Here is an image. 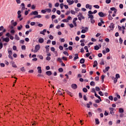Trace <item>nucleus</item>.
<instances>
[{
    "instance_id": "f257e3e1",
    "label": "nucleus",
    "mask_w": 126,
    "mask_h": 126,
    "mask_svg": "<svg viewBox=\"0 0 126 126\" xmlns=\"http://www.w3.org/2000/svg\"><path fill=\"white\" fill-rule=\"evenodd\" d=\"M40 45L37 44L36 45H35V49L33 51L34 53H37V52H38V51H39V50H40Z\"/></svg>"
},
{
    "instance_id": "f03ea898",
    "label": "nucleus",
    "mask_w": 126,
    "mask_h": 126,
    "mask_svg": "<svg viewBox=\"0 0 126 126\" xmlns=\"http://www.w3.org/2000/svg\"><path fill=\"white\" fill-rule=\"evenodd\" d=\"M82 30L81 31V33H86V32H88V27H86L85 28L82 27Z\"/></svg>"
},
{
    "instance_id": "7ed1b4c3",
    "label": "nucleus",
    "mask_w": 126,
    "mask_h": 126,
    "mask_svg": "<svg viewBox=\"0 0 126 126\" xmlns=\"http://www.w3.org/2000/svg\"><path fill=\"white\" fill-rule=\"evenodd\" d=\"M98 15L100 17H104V16H107V14H104L102 12H99L98 13Z\"/></svg>"
},
{
    "instance_id": "20e7f679",
    "label": "nucleus",
    "mask_w": 126,
    "mask_h": 126,
    "mask_svg": "<svg viewBox=\"0 0 126 126\" xmlns=\"http://www.w3.org/2000/svg\"><path fill=\"white\" fill-rule=\"evenodd\" d=\"M109 110L110 111V114L112 115V116H114L115 112H114V110H115L114 108H109Z\"/></svg>"
},
{
    "instance_id": "39448f33",
    "label": "nucleus",
    "mask_w": 126,
    "mask_h": 126,
    "mask_svg": "<svg viewBox=\"0 0 126 126\" xmlns=\"http://www.w3.org/2000/svg\"><path fill=\"white\" fill-rule=\"evenodd\" d=\"M67 2H68L69 5H71V4H73L74 1L73 0H67Z\"/></svg>"
},
{
    "instance_id": "423d86ee",
    "label": "nucleus",
    "mask_w": 126,
    "mask_h": 126,
    "mask_svg": "<svg viewBox=\"0 0 126 126\" xmlns=\"http://www.w3.org/2000/svg\"><path fill=\"white\" fill-rule=\"evenodd\" d=\"M109 27L111 29V30H114V28H115V26L114 25V23H111L110 24V26H109Z\"/></svg>"
},
{
    "instance_id": "0eeeda50",
    "label": "nucleus",
    "mask_w": 126,
    "mask_h": 126,
    "mask_svg": "<svg viewBox=\"0 0 126 126\" xmlns=\"http://www.w3.org/2000/svg\"><path fill=\"white\" fill-rule=\"evenodd\" d=\"M0 31H2L3 33H4L6 31L5 29H4L3 26L0 27Z\"/></svg>"
},
{
    "instance_id": "6e6552de",
    "label": "nucleus",
    "mask_w": 126,
    "mask_h": 126,
    "mask_svg": "<svg viewBox=\"0 0 126 126\" xmlns=\"http://www.w3.org/2000/svg\"><path fill=\"white\" fill-rule=\"evenodd\" d=\"M71 87L73 89H76L77 88V85L75 84H73L71 85Z\"/></svg>"
},
{
    "instance_id": "1a4fd4ad",
    "label": "nucleus",
    "mask_w": 126,
    "mask_h": 126,
    "mask_svg": "<svg viewBox=\"0 0 126 126\" xmlns=\"http://www.w3.org/2000/svg\"><path fill=\"white\" fill-rule=\"evenodd\" d=\"M3 41H4V42H6V43H8L9 42V38L8 37L4 38H3Z\"/></svg>"
},
{
    "instance_id": "9d476101",
    "label": "nucleus",
    "mask_w": 126,
    "mask_h": 126,
    "mask_svg": "<svg viewBox=\"0 0 126 126\" xmlns=\"http://www.w3.org/2000/svg\"><path fill=\"white\" fill-rule=\"evenodd\" d=\"M86 8H89V9L91 10V9H92V6L89 5V4H87L86 5Z\"/></svg>"
},
{
    "instance_id": "9b49d317",
    "label": "nucleus",
    "mask_w": 126,
    "mask_h": 126,
    "mask_svg": "<svg viewBox=\"0 0 126 126\" xmlns=\"http://www.w3.org/2000/svg\"><path fill=\"white\" fill-rule=\"evenodd\" d=\"M38 42L40 44H42V43H44V38H39Z\"/></svg>"
},
{
    "instance_id": "f8f14e48",
    "label": "nucleus",
    "mask_w": 126,
    "mask_h": 126,
    "mask_svg": "<svg viewBox=\"0 0 126 126\" xmlns=\"http://www.w3.org/2000/svg\"><path fill=\"white\" fill-rule=\"evenodd\" d=\"M94 96L95 97H97V98H98V99H99V101H102V99H101V97H100V96L98 95V94H97L95 93L94 94Z\"/></svg>"
},
{
    "instance_id": "ddd939ff",
    "label": "nucleus",
    "mask_w": 126,
    "mask_h": 126,
    "mask_svg": "<svg viewBox=\"0 0 126 126\" xmlns=\"http://www.w3.org/2000/svg\"><path fill=\"white\" fill-rule=\"evenodd\" d=\"M46 74H47V75H48V76H50L52 75V71H47L46 72Z\"/></svg>"
},
{
    "instance_id": "4468645a",
    "label": "nucleus",
    "mask_w": 126,
    "mask_h": 126,
    "mask_svg": "<svg viewBox=\"0 0 126 126\" xmlns=\"http://www.w3.org/2000/svg\"><path fill=\"white\" fill-rule=\"evenodd\" d=\"M88 18H90V19H94V16H93V15H91V14H88Z\"/></svg>"
},
{
    "instance_id": "2eb2a0df",
    "label": "nucleus",
    "mask_w": 126,
    "mask_h": 126,
    "mask_svg": "<svg viewBox=\"0 0 126 126\" xmlns=\"http://www.w3.org/2000/svg\"><path fill=\"white\" fill-rule=\"evenodd\" d=\"M82 16V14L81 13H79L78 15V20L81 21V16Z\"/></svg>"
},
{
    "instance_id": "dca6fc26",
    "label": "nucleus",
    "mask_w": 126,
    "mask_h": 126,
    "mask_svg": "<svg viewBox=\"0 0 126 126\" xmlns=\"http://www.w3.org/2000/svg\"><path fill=\"white\" fill-rule=\"evenodd\" d=\"M37 70L38 73H42V69H41L40 66L37 67Z\"/></svg>"
},
{
    "instance_id": "f3484780",
    "label": "nucleus",
    "mask_w": 126,
    "mask_h": 126,
    "mask_svg": "<svg viewBox=\"0 0 126 126\" xmlns=\"http://www.w3.org/2000/svg\"><path fill=\"white\" fill-rule=\"evenodd\" d=\"M18 18H20V17H21V11L20 10L18 11Z\"/></svg>"
},
{
    "instance_id": "a211bd4d",
    "label": "nucleus",
    "mask_w": 126,
    "mask_h": 126,
    "mask_svg": "<svg viewBox=\"0 0 126 126\" xmlns=\"http://www.w3.org/2000/svg\"><path fill=\"white\" fill-rule=\"evenodd\" d=\"M77 59H78V54H75V57L74 58V61H76V60H77Z\"/></svg>"
},
{
    "instance_id": "6ab92c4d",
    "label": "nucleus",
    "mask_w": 126,
    "mask_h": 126,
    "mask_svg": "<svg viewBox=\"0 0 126 126\" xmlns=\"http://www.w3.org/2000/svg\"><path fill=\"white\" fill-rule=\"evenodd\" d=\"M66 92L67 94H68V95H69L70 96H71V97H72V94L71 92L68 91H66Z\"/></svg>"
},
{
    "instance_id": "aec40b11",
    "label": "nucleus",
    "mask_w": 126,
    "mask_h": 126,
    "mask_svg": "<svg viewBox=\"0 0 126 126\" xmlns=\"http://www.w3.org/2000/svg\"><path fill=\"white\" fill-rule=\"evenodd\" d=\"M85 62V60H84V59L82 58L80 60V63H84Z\"/></svg>"
},
{
    "instance_id": "412c9836",
    "label": "nucleus",
    "mask_w": 126,
    "mask_h": 126,
    "mask_svg": "<svg viewBox=\"0 0 126 126\" xmlns=\"http://www.w3.org/2000/svg\"><path fill=\"white\" fill-rule=\"evenodd\" d=\"M15 39H16V40H17V41L20 40V38L18 37V35L17 34L15 35Z\"/></svg>"
},
{
    "instance_id": "4be33fe9",
    "label": "nucleus",
    "mask_w": 126,
    "mask_h": 126,
    "mask_svg": "<svg viewBox=\"0 0 126 126\" xmlns=\"http://www.w3.org/2000/svg\"><path fill=\"white\" fill-rule=\"evenodd\" d=\"M95 121L96 125H99V124H100V122H99V119H98L97 118L95 119Z\"/></svg>"
},
{
    "instance_id": "5701e85b",
    "label": "nucleus",
    "mask_w": 126,
    "mask_h": 126,
    "mask_svg": "<svg viewBox=\"0 0 126 126\" xmlns=\"http://www.w3.org/2000/svg\"><path fill=\"white\" fill-rule=\"evenodd\" d=\"M22 28H23V26H22V25H20V26H18L17 27L18 30H21V29H22Z\"/></svg>"
},
{
    "instance_id": "b1692460",
    "label": "nucleus",
    "mask_w": 126,
    "mask_h": 126,
    "mask_svg": "<svg viewBox=\"0 0 126 126\" xmlns=\"http://www.w3.org/2000/svg\"><path fill=\"white\" fill-rule=\"evenodd\" d=\"M100 49V47H99V46L96 45L94 46V50H95L96 51H98V50H99Z\"/></svg>"
},
{
    "instance_id": "393cba45",
    "label": "nucleus",
    "mask_w": 126,
    "mask_h": 126,
    "mask_svg": "<svg viewBox=\"0 0 126 126\" xmlns=\"http://www.w3.org/2000/svg\"><path fill=\"white\" fill-rule=\"evenodd\" d=\"M49 48H50V46H49V45H47L45 46V49L46 50V52H49Z\"/></svg>"
},
{
    "instance_id": "a878e982",
    "label": "nucleus",
    "mask_w": 126,
    "mask_h": 126,
    "mask_svg": "<svg viewBox=\"0 0 126 126\" xmlns=\"http://www.w3.org/2000/svg\"><path fill=\"white\" fill-rule=\"evenodd\" d=\"M108 19L109 20H113V17H112V16H111V14L108 15Z\"/></svg>"
},
{
    "instance_id": "bb28decb",
    "label": "nucleus",
    "mask_w": 126,
    "mask_h": 126,
    "mask_svg": "<svg viewBox=\"0 0 126 126\" xmlns=\"http://www.w3.org/2000/svg\"><path fill=\"white\" fill-rule=\"evenodd\" d=\"M42 16H41V15H37V16H35L33 17V18H41Z\"/></svg>"
},
{
    "instance_id": "cd10ccee",
    "label": "nucleus",
    "mask_w": 126,
    "mask_h": 126,
    "mask_svg": "<svg viewBox=\"0 0 126 126\" xmlns=\"http://www.w3.org/2000/svg\"><path fill=\"white\" fill-rule=\"evenodd\" d=\"M119 113H124V109L121 108H119Z\"/></svg>"
},
{
    "instance_id": "c85d7f7f",
    "label": "nucleus",
    "mask_w": 126,
    "mask_h": 126,
    "mask_svg": "<svg viewBox=\"0 0 126 126\" xmlns=\"http://www.w3.org/2000/svg\"><path fill=\"white\" fill-rule=\"evenodd\" d=\"M90 85H91V86H95V82H94V81L91 82Z\"/></svg>"
},
{
    "instance_id": "c756f323",
    "label": "nucleus",
    "mask_w": 126,
    "mask_h": 126,
    "mask_svg": "<svg viewBox=\"0 0 126 126\" xmlns=\"http://www.w3.org/2000/svg\"><path fill=\"white\" fill-rule=\"evenodd\" d=\"M45 10L46 12H48V13H50L52 11V10L51 9H45Z\"/></svg>"
},
{
    "instance_id": "7c9ffc66",
    "label": "nucleus",
    "mask_w": 126,
    "mask_h": 126,
    "mask_svg": "<svg viewBox=\"0 0 126 126\" xmlns=\"http://www.w3.org/2000/svg\"><path fill=\"white\" fill-rule=\"evenodd\" d=\"M57 62H59L60 63H63V61L62 60V59L61 58H58L57 59Z\"/></svg>"
},
{
    "instance_id": "2f4dec72",
    "label": "nucleus",
    "mask_w": 126,
    "mask_h": 126,
    "mask_svg": "<svg viewBox=\"0 0 126 126\" xmlns=\"http://www.w3.org/2000/svg\"><path fill=\"white\" fill-rule=\"evenodd\" d=\"M62 91H61V89H60L58 91V93H59L60 95H61L62 96H63V94L61 93Z\"/></svg>"
},
{
    "instance_id": "473e14b6",
    "label": "nucleus",
    "mask_w": 126,
    "mask_h": 126,
    "mask_svg": "<svg viewBox=\"0 0 126 126\" xmlns=\"http://www.w3.org/2000/svg\"><path fill=\"white\" fill-rule=\"evenodd\" d=\"M119 43L120 44H123V39H122V37L119 38Z\"/></svg>"
},
{
    "instance_id": "72a5a7b5",
    "label": "nucleus",
    "mask_w": 126,
    "mask_h": 126,
    "mask_svg": "<svg viewBox=\"0 0 126 126\" xmlns=\"http://www.w3.org/2000/svg\"><path fill=\"white\" fill-rule=\"evenodd\" d=\"M22 50H26V46L25 45H23L22 46Z\"/></svg>"
},
{
    "instance_id": "f704fd0d",
    "label": "nucleus",
    "mask_w": 126,
    "mask_h": 126,
    "mask_svg": "<svg viewBox=\"0 0 126 126\" xmlns=\"http://www.w3.org/2000/svg\"><path fill=\"white\" fill-rule=\"evenodd\" d=\"M83 92H85V93H86L87 92V89L86 88H84L83 89Z\"/></svg>"
},
{
    "instance_id": "c9c22d12",
    "label": "nucleus",
    "mask_w": 126,
    "mask_h": 126,
    "mask_svg": "<svg viewBox=\"0 0 126 126\" xmlns=\"http://www.w3.org/2000/svg\"><path fill=\"white\" fill-rule=\"evenodd\" d=\"M33 15H38V12L37 11H33Z\"/></svg>"
},
{
    "instance_id": "e433bc0d",
    "label": "nucleus",
    "mask_w": 126,
    "mask_h": 126,
    "mask_svg": "<svg viewBox=\"0 0 126 126\" xmlns=\"http://www.w3.org/2000/svg\"><path fill=\"white\" fill-rule=\"evenodd\" d=\"M63 68H60L59 69V72H63Z\"/></svg>"
},
{
    "instance_id": "4c0bfd02",
    "label": "nucleus",
    "mask_w": 126,
    "mask_h": 126,
    "mask_svg": "<svg viewBox=\"0 0 126 126\" xmlns=\"http://www.w3.org/2000/svg\"><path fill=\"white\" fill-rule=\"evenodd\" d=\"M62 60H63V61H67V58L65 57H62Z\"/></svg>"
},
{
    "instance_id": "58836bf2",
    "label": "nucleus",
    "mask_w": 126,
    "mask_h": 126,
    "mask_svg": "<svg viewBox=\"0 0 126 126\" xmlns=\"http://www.w3.org/2000/svg\"><path fill=\"white\" fill-rule=\"evenodd\" d=\"M94 7H95V8H97V9L100 8V6H99V5H94Z\"/></svg>"
},
{
    "instance_id": "ea45409f",
    "label": "nucleus",
    "mask_w": 126,
    "mask_h": 126,
    "mask_svg": "<svg viewBox=\"0 0 126 126\" xmlns=\"http://www.w3.org/2000/svg\"><path fill=\"white\" fill-rule=\"evenodd\" d=\"M104 78H105V75H102L101 76V80H102V82H104Z\"/></svg>"
},
{
    "instance_id": "a19ab883",
    "label": "nucleus",
    "mask_w": 126,
    "mask_h": 126,
    "mask_svg": "<svg viewBox=\"0 0 126 126\" xmlns=\"http://www.w3.org/2000/svg\"><path fill=\"white\" fill-rule=\"evenodd\" d=\"M88 14L91 15L95 14L94 12H92L91 11H89Z\"/></svg>"
},
{
    "instance_id": "79ce46f5",
    "label": "nucleus",
    "mask_w": 126,
    "mask_h": 126,
    "mask_svg": "<svg viewBox=\"0 0 126 126\" xmlns=\"http://www.w3.org/2000/svg\"><path fill=\"white\" fill-rule=\"evenodd\" d=\"M63 6H64V5H63V3H61L60 4V7L61 9H63Z\"/></svg>"
},
{
    "instance_id": "37998d69",
    "label": "nucleus",
    "mask_w": 126,
    "mask_h": 126,
    "mask_svg": "<svg viewBox=\"0 0 126 126\" xmlns=\"http://www.w3.org/2000/svg\"><path fill=\"white\" fill-rule=\"evenodd\" d=\"M91 23H92V24H94V23H95V20H94L93 19H92L91 20Z\"/></svg>"
},
{
    "instance_id": "c03bdc74",
    "label": "nucleus",
    "mask_w": 126,
    "mask_h": 126,
    "mask_svg": "<svg viewBox=\"0 0 126 126\" xmlns=\"http://www.w3.org/2000/svg\"><path fill=\"white\" fill-rule=\"evenodd\" d=\"M126 20V18H123L120 21V23H123V22H125Z\"/></svg>"
},
{
    "instance_id": "a18cd8bd",
    "label": "nucleus",
    "mask_w": 126,
    "mask_h": 126,
    "mask_svg": "<svg viewBox=\"0 0 126 126\" xmlns=\"http://www.w3.org/2000/svg\"><path fill=\"white\" fill-rule=\"evenodd\" d=\"M70 13H71V14L75 15V11H73V10H71L70 11Z\"/></svg>"
},
{
    "instance_id": "49530a36",
    "label": "nucleus",
    "mask_w": 126,
    "mask_h": 126,
    "mask_svg": "<svg viewBox=\"0 0 126 126\" xmlns=\"http://www.w3.org/2000/svg\"><path fill=\"white\" fill-rule=\"evenodd\" d=\"M100 64H102V65H104V64H105V63H104V60L103 59L101 60V62H100Z\"/></svg>"
},
{
    "instance_id": "de8ad7c7",
    "label": "nucleus",
    "mask_w": 126,
    "mask_h": 126,
    "mask_svg": "<svg viewBox=\"0 0 126 126\" xmlns=\"http://www.w3.org/2000/svg\"><path fill=\"white\" fill-rule=\"evenodd\" d=\"M82 73H86V69H83L82 70Z\"/></svg>"
},
{
    "instance_id": "09e8293b",
    "label": "nucleus",
    "mask_w": 126,
    "mask_h": 126,
    "mask_svg": "<svg viewBox=\"0 0 126 126\" xmlns=\"http://www.w3.org/2000/svg\"><path fill=\"white\" fill-rule=\"evenodd\" d=\"M64 55H65L66 56H67V57H68V53H67V52L66 51H64L63 52Z\"/></svg>"
},
{
    "instance_id": "8fccbe9b",
    "label": "nucleus",
    "mask_w": 126,
    "mask_h": 126,
    "mask_svg": "<svg viewBox=\"0 0 126 126\" xmlns=\"http://www.w3.org/2000/svg\"><path fill=\"white\" fill-rule=\"evenodd\" d=\"M55 5L56 7H59V6L60 5V3H59V2H57L55 3Z\"/></svg>"
},
{
    "instance_id": "3c124183",
    "label": "nucleus",
    "mask_w": 126,
    "mask_h": 126,
    "mask_svg": "<svg viewBox=\"0 0 126 126\" xmlns=\"http://www.w3.org/2000/svg\"><path fill=\"white\" fill-rule=\"evenodd\" d=\"M20 69H21V71H24H24H26V70L24 69V67H22V68H20Z\"/></svg>"
},
{
    "instance_id": "603ef678",
    "label": "nucleus",
    "mask_w": 126,
    "mask_h": 126,
    "mask_svg": "<svg viewBox=\"0 0 126 126\" xmlns=\"http://www.w3.org/2000/svg\"><path fill=\"white\" fill-rule=\"evenodd\" d=\"M98 94H99L100 96H104V94L102 93L101 91L99 92Z\"/></svg>"
},
{
    "instance_id": "864d4df0",
    "label": "nucleus",
    "mask_w": 126,
    "mask_h": 126,
    "mask_svg": "<svg viewBox=\"0 0 126 126\" xmlns=\"http://www.w3.org/2000/svg\"><path fill=\"white\" fill-rule=\"evenodd\" d=\"M117 82H118V79H117V78H115L114 79V83H117Z\"/></svg>"
},
{
    "instance_id": "5fc2aeb1",
    "label": "nucleus",
    "mask_w": 126,
    "mask_h": 126,
    "mask_svg": "<svg viewBox=\"0 0 126 126\" xmlns=\"http://www.w3.org/2000/svg\"><path fill=\"white\" fill-rule=\"evenodd\" d=\"M106 3H111V0H106L105 1Z\"/></svg>"
},
{
    "instance_id": "6e6d98bb",
    "label": "nucleus",
    "mask_w": 126,
    "mask_h": 126,
    "mask_svg": "<svg viewBox=\"0 0 126 126\" xmlns=\"http://www.w3.org/2000/svg\"><path fill=\"white\" fill-rule=\"evenodd\" d=\"M109 100H111V101H113V96H111V95H110V96H109Z\"/></svg>"
},
{
    "instance_id": "4d7b16f0",
    "label": "nucleus",
    "mask_w": 126,
    "mask_h": 126,
    "mask_svg": "<svg viewBox=\"0 0 126 126\" xmlns=\"http://www.w3.org/2000/svg\"><path fill=\"white\" fill-rule=\"evenodd\" d=\"M116 78L118 79V78H120V74H116Z\"/></svg>"
},
{
    "instance_id": "13d9d810",
    "label": "nucleus",
    "mask_w": 126,
    "mask_h": 126,
    "mask_svg": "<svg viewBox=\"0 0 126 126\" xmlns=\"http://www.w3.org/2000/svg\"><path fill=\"white\" fill-rule=\"evenodd\" d=\"M95 90H96V91H100V88H99L98 87H96Z\"/></svg>"
},
{
    "instance_id": "bf43d9fd",
    "label": "nucleus",
    "mask_w": 126,
    "mask_h": 126,
    "mask_svg": "<svg viewBox=\"0 0 126 126\" xmlns=\"http://www.w3.org/2000/svg\"><path fill=\"white\" fill-rule=\"evenodd\" d=\"M119 7H120V8H124V5H123V4H120V5H119Z\"/></svg>"
},
{
    "instance_id": "052dcab7",
    "label": "nucleus",
    "mask_w": 126,
    "mask_h": 126,
    "mask_svg": "<svg viewBox=\"0 0 126 126\" xmlns=\"http://www.w3.org/2000/svg\"><path fill=\"white\" fill-rule=\"evenodd\" d=\"M17 48L16 47V46H13V50H14V51H16Z\"/></svg>"
},
{
    "instance_id": "680f3d73",
    "label": "nucleus",
    "mask_w": 126,
    "mask_h": 126,
    "mask_svg": "<svg viewBox=\"0 0 126 126\" xmlns=\"http://www.w3.org/2000/svg\"><path fill=\"white\" fill-rule=\"evenodd\" d=\"M62 21H63V22H66V23L68 22V20H67V19H65L63 20Z\"/></svg>"
},
{
    "instance_id": "e2e57ef3",
    "label": "nucleus",
    "mask_w": 126,
    "mask_h": 126,
    "mask_svg": "<svg viewBox=\"0 0 126 126\" xmlns=\"http://www.w3.org/2000/svg\"><path fill=\"white\" fill-rule=\"evenodd\" d=\"M46 60L47 61H50V60H51V57H49V56H47V57H46Z\"/></svg>"
},
{
    "instance_id": "0e129e2a",
    "label": "nucleus",
    "mask_w": 126,
    "mask_h": 126,
    "mask_svg": "<svg viewBox=\"0 0 126 126\" xmlns=\"http://www.w3.org/2000/svg\"><path fill=\"white\" fill-rule=\"evenodd\" d=\"M60 41H61V42H62V43H63V42H64L65 40H64V38H61V39H60Z\"/></svg>"
},
{
    "instance_id": "69168bd1",
    "label": "nucleus",
    "mask_w": 126,
    "mask_h": 126,
    "mask_svg": "<svg viewBox=\"0 0 126 126\" xmlns=\"http://www.w3.org/2000/svg\"><path fill=\"white\" fill-rule=\"evenodd\" d=\"M94 79H95V80L96 81H99V77H98V76L95 77Z\"/></svg>"
},
{
    "instance_id": "338daca9",
    "label": "nucleus",
    "mask_w": 126,
    "mask_h": 126,
    "mask_svg": "<svg viewBox=\"0 0 126 126\" xmlns=\"http://www.w3.org/2000/svg\"><path fill=\"white\" fill-rule=\"evenodd\" d=\"M79 98H82V94L81 93H79Z\"/></svg>"
},
{
    "instance_id": "774afa93",
    "label": "nucleus",
    "mask_w": 126,
    "mask_h": 126,
    "mask_svg": "<svg viewBox=\"0 0 126 126\" xmlns=\"http://www.w3.org/2000/svg\"><path fill=\"white\" fill-rule=\"evenodd\" d=\"M105 52H106V53H109V52H110V49H109V48H106Z\"/></svg>"
}]
</instances>
